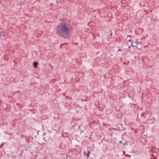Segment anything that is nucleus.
Masks as SVG:
<instances>
[{
	"label": "nucleus",
	"mask_w": 159,
	"mask_h": 159,
	"mask_svg": "<svg viewBox=\"0 0 159 159\" xmlns=\"http://www.w3.org/2000/svg\"><path fill=\"white\" fill-rule=\"evenodd\" d=\"M112 34V33H111V35Z\"/></svg>",
	"instance_id": "nucleus-8"
},
{
	"label": "nucleus",
	"mask_w": 159,
	"mask_h": 159,
	"mask_svg": "<svg viewBox=\"0 0 159 159\" xmlns=\"http://www.w3.org/2000/svg\"><path fill=\"white\" fill-rule=\"evenodd\" d=\"M90 153V152L89 151H88V154H87V156L88 157L89 156V154Z\"/></svg>",
	"instance_id": "nucleus-4"
},
{
	"label": "nucleus",
	"mask_w": 159,
	"mask_h": 159,
	"mask_svg": "<svg viewBox=\"0 0 159 159\" xmlns=\"http://www.w3.org/2000/svg\"><path fill=\"white\" fill-rule=\"evenodd\" d=\"M38 64V63L36 62H35L34 63L33 65L34 66V67L35 68H37V67Z\"/></svg>",
	"instance_id": "nucleus-3"
},
{
	"label": "nucleus",
	"mask_w": 159,
	"mask_h": 159,
	"mask_svg": "<svg viewBox=\"0 0 159 159\" xmlns=\"http://www.w3.org/2000/svg\"><path fill=\"white\" fill-rule=\"evenodd\" d=\"M129 42H131V39H129Z\"/></svg>",
	"instance_id": "nucleus-6"
},
{
	"label": "nucleus",
	"mask_w": 159,
	"mask_h": 159,
	"mask_svg": "<svg viewBox=\"0 0 159 159\" xmlns=\"http://www.w3.org/2000/svg\"><path fill=\"white\" fill-rule=\"evenodd\" d=\"M56 31L57 34L66 38L70 34L72 31V29L68 23L63 21L58 25Z\"/></svg>",
	"instance_id": "nucleus-1"
},
{
	"label": "nucleus",
	"mask_w": 159,
	"mask_h": 159,
	"mask_svg": "<svg viewBox=\"0 0 159 159\" xmlns=\"http://www.w3.org/2000/svg\"><path fill=\"white\" fill-rule=\"evenodd\" d=\"M50 66H51V67L52 68H53V66H52V65H51Z\"/></svg>",
	"instance_id": "nucleus-5"
},
{
	"label": "nucleus",
	"mask_w": 159,
	"mask_h": 159,
	"mask_svg": "<svg viewBox=\"0 0 159 159\" xmlns=\"http://www.w3.org/2000/svg\"><path fill=\"white\" fill-rule=\"evenodd\" d=\"M139 43H140L139 41H138L137 40H136V42H134V43L133 42H131V46L137 47V45Z\"/></svg>",
	"instance_id": "nucleus-2"
},
{
	"label": "nucleus",
	"mask_w": 159,
	"mask_h": 159,
	"mask_svg": "<svg viewBox=\"0 0 159 159\" xmlns=\"http://www.w3.org/2000/svg\"><path fill=\"white\" fill-rule=\"evenodd\" d=\"M119 50L120 51L121 50H120V49H119Z\"/></svg>",
	"instance_id": "nucleus-7"
}]
</instances>
